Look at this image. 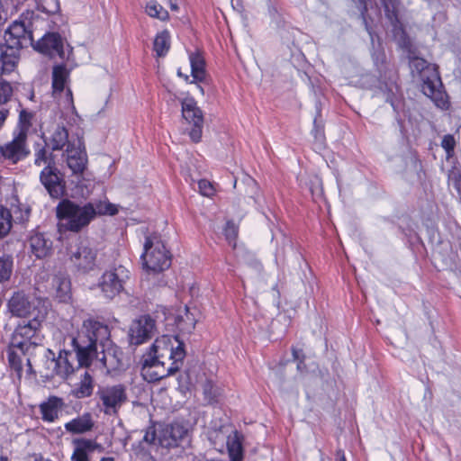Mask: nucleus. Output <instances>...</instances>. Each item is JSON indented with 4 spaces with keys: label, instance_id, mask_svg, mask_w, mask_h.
Segmentation results:
<instances>
[{
    "label": "nucleus",
    "instance_id": "052dcab7",
    "mask_svg": "<svg viewBox=\"0 0 461 461\" xmlns=\"http://www.w3.org/2000/svg\"><path fill=\"white\" fill-rule=\"evenodd\" d=\"M101 461H113V458L112 457H103Z\"/></svg>",
    "mask_w": 461,
    "mask_h": 461
},
{
    "label": "nucleus",
    "instance_id": "a19ab883",
    "mask_svg": "<svg viewBox=\"0 0 461 461\" xmlns=\"http://www.w3.org/2000/svg\"><path fill=\"white\" fill-rule=\"evenodd\" d=\"M38 7L46 14H56L59 10V0H40Z\"/></svg>",
    "mask_w": 461,
    "mask_h": 461
},
{
    "label": "nucleus",
    "instance_id": "72a5a7b5",
    "mask_svg": "<svg viewBox=\"0 0 461 461\" xmlns=\"http://www.w3.org/2000/svg\"><path fill=\"white\" fill-rule=\"evenodd\" d=\"M386 17L392 23L398 22L399 0H381Z\"/></svg>",
    "mask_w": 461,
    "mask_h": 461
},
{
    "label": "nucleus",
    "instance_id": "6e6d98bb",
    "mask_svg": "<svg viewBox=\"0 0 461 461\" xmlns=\"http://www.w3.org/2000/svg\"><path fill=\"white\" fill-rule=\"evenodd\" d=\"M168 3H169V6H170V9L172 11H177L178 10V6L176 3V0H168Z\"/></svg>",
    "mask_w": 461,
    "mask_h": 461
},
{
    "label": "nucleus",
    "instance_id": "39448f33",
    "mask_svg": "<svg viewBox=\"0 0 461 461\" xmlns=\"http://www.w3.org/2000/svg\"><path fill=\"white\" fill-rule=\"evenodd\" d=\"M412 73L417 72L421 81L422 93L430 98L439 108H447L448 101L437 68L421 58H412L410 61Z\"/></svg>",
    "mask_w": 461,
    "mask_h": 461
},
{
    "label": "nucleus",
    "instance_id": "4d7b16f0",
    "mask_svg": "<svg viewBox=\"0 0 461 461\" xmlns=\"http://www.w3.org/2000/svg\"><path fill=\"white\" fill-rule=\"evenodd\" d=\"M177 75L183 77L185 81L189 80V77L187 75H184L180 70L177 71Z\"/></svg>",
    "mask_w": 461,
    "mask_h": 461
},
{
    "label": "nucleus",
    "instance_id": "2f4dec72",
    "mask_svg": "<svg viewBox=\"0 0 461 461\" xmlns=\"http://www.w3.org/2000/svg\"><path fill=\"white\" fill-rule=\"evenodd\" d=\"M169 34L167 32H162L158 34L154 40V50L158 57H163L169 50Z\"/></svg>",
    "mask_w": 461,
    "mask_h": 461
},
{
    "label": "nucleus",
    "instance_id": "473e14b6",
    "mask_svg": "<svg viewBox=\"0 0 461 461\" xmlns=\"http://www.w3.org/2000/svg\"><path fill=\"white\" fill-rule=\"evenodd\" d=\"M146 13L154 18H158L161 21H166L168 19V12L164 9L156 1H149L146 6Z\"/></svg>",
    "mask_w": 461,
    "mask_h": 461
},
{
    "label": "nucleus",
    "instance_id": "c85d7f7f",
    "mask_svg": "<svg viewBox=\"0 0 461 461\" xmlns=\"http://www.w3.org/2000/svg\"><path fill=\"white\" fill-rule=\"evenodd\" d=\"M49 145L52 150H61L65 146L71 145L68 142V133L65 127L58 126L52 133Z\"/></svg>",
    "mask_w": 461,
    "mask_h": 461
},
{
    "label": "nucleus",
    "instance_id": "13d9d810",
    "mask_svg": "<svg viewBox=\"0 0 461 461\" xmlns=\"http://www.w3.org/2000/svg\"><path fill=\"white\" fill-rule=\"evenodd\" d=\"M274 297H275V304L277 305L278 304V298H279V293L276 291L274 293Z\"/></svg>",
    "mask_w": 461,
    "mask_h": 461
},
{
    "label": "nucleus",
    "instance_id": "37998d69",
    "mask_svg": "<svg viewBox=\"0 0 461 461\" xmlns=\"http://www.w3.org/2000/svg\"><path fill=\"white\" fill-rule=\"evenodd\" d=\"M442 148L446 150L447 154L450 156L452 152L454 151L455 146H456V140L453 135L447 134L443 137L442 142H441Z\"/></svg>",
    "mask_w": 461,
    "mask_h": 461
},
{
    "label": "nucleus",
    "instance_id": "7c9ffc66",
    "mask_svg": "<svg viewBox=\"0 0 461 461\" xmlns=\"http://www.w3.org/2000/svg\"><path fill=\"white\" fill-rule=\"evenodd\" d=\"M13 226V217L10 211L0 205V239L8 235Z\"/></svg>",
    "mask_w": 461,
    "mask_h": 461
},
{
    "label": "nucleus",
    "instance_id": "a18cd8bd",
    "mask_svg": "<svg viewBox=\"0 0 461 461\" xmlns=\"http://www.w3.org/2000/svg\"><path fill=\"white\" fill-rule=\"evenodd\" d=\"M32 118V114L31 113H29L25 110L21 111L19 120H20V123L23 128V131H22L23 132H24V131H27L29 129V127L31 126Z\"/></svg>",
    "mask_w": 461,
    "mask_h": 461
},
{
    "label": "nucleus",
    "instance_id": "e2e57ef3",
    "mask_svg": "<svg viewBox=\"0 0 461 461\" xmlns=\"http://www.w3.org/2000/svg\"><path fill=\"white\" fill-rule=\"evenodd\" d=\"M363 79H366V81H369L370 79H373V77L369 75H366Z\"/></svg>",
    "mask_w": 461,
    "mask_h": 461
},
{
    "label": "nucleus",
    "instance_id": "c756f323",
    "mask_svg": "<svg viewBox=\"0 0 461 461\" xmlns=\"http://www.w3.org/2000/svg\"><path fill=\"white\" fill-rule=\"evenodd\" d=\"M178 328L182 330L191 332L195 326V320L194 315L189 312V308L185 306L184 315L179 314L176 318Z\"/></svg>",
    "mask_w": 461,
    "mask_h": 461
},
{
    "label": "nucleus",
    "instance_id": "f03ea898",
    "mask_svg": "<svg viewBox=\"0 0 461 461\" xmlns=\"http://www.w3.org/2000/svg\"><path fill=\"white\" fill-rule=\"evenodd\" d=\"M39 22L35 13L27 10L9 25L4 42H0V75H8L15 70L20 60V50L32 45L33 32Z\"/></svg>",
    "mask_w": 461,
    "mask_h": 461
},
{
    "label": "nucleus",
    "instance_id": "5701e85b",
    "mask_svg": "<svg viewBox=\"0 0 461 461\" xmlns=\"http://www.w3.org/2000/svg\"><path fill=\"white\" fill-rule=\"evenodd\" d=\"M63 406L61 398L52 396L47 402L40 405L42 420L48 422H53L59 417V412Z\"/></svg>",
    "mask_w": 461,
    "mask_h": 461
},
{
    "label": "nucleus",
    "instance_id": "0e129e2a",
    "mask_svg": "<svg viewBox=\"0 0 461 461\" xmlns=\"http://www.w3.org/2000/svg\"><path fill=\"white\" fill-rule=\"evenodd\" d=\"M0 461H9L6 456H0Z\"/></svg>",
    "mask_w": 461,
    "mask_h": 461
},
{
    "label": "nucleus",
    "instance_id": "bb28decb",
    "mask_svg": "<svg viewBox=\"0 0 461 461\" xmlns=\"http://www.w3.org/2000/svg\"><path fill=\"white\" fill-rule=\"evenodd\" d=\"M241 440L242 436L238 431H234L228 437L227 447L231 461H242L243 450Z\"/></svg>",
    "mask_w": 461,
    "mask_h": 461
},
{
    "label": "nucleus",
    "instance_id": "4be33fe9",
    "mask_svg": "<svg viewBox=\"0 0 461 461\" xmlns=\"http://www.w3.org/2000/svg\"><path fill=\"white\" fill-rule=\"evenodd\" d=\"M31 251L38 258L49 256L52 249V241L42 233H34L29 240Z\"/></svg>",
    "mask_w": 461,
    "mask_h": 461
},
{
    "label": "nucleus",
    "instance_id": "2eb2a0df",
    "mask_svg": "<svg viewBox=\"0 0 461 461\" xmlns=\"http://www.w3.org/2000/svg\"><path fill=\"white\" fill-rule=\"evenodd\" d=\"M188 429L179 422H173L164 427L158 433V440L164 447H174L188 439Z\"/></svg>",
    "mask_w": 461,
    "mask_h": 461
},
{
    "label": "nucleus",
    "instance_id": "3c124183",
    "mask_svg": "<svg viewBox=\"0 0 461 461\" xmlns=\"http://www.w3.org/2000/svg\"><path fill=\"white\" fill-rule=\"evenodd\" d=\"M292 354L294 360H301L303 357L304 358V356L303 354L302 349H297L295 348H292Z\"/></svg>",
    "mask_w": 461,
    "mask_h": 461
},
{
    "label": "nucleus",
    "instance_id": "8fccbe9b",
    "mask_svg": "<svg viewBox=\"0 0 461 461\" xmlns=\"http://www.w3.org/2000/svg\"><path fill=\"white\" fill-rule=\"evenodd\" d=\"M382 90H386L391 94H394V90H397V86L395 83L391 82L390 84L387 83H381L379 86Z\"/></svg>",
    "mask_w": 461,
    "mask_h": 461
},
{
    "label": "nucleus",
    "instance_id": "4468645a",
    "mask_svg": "<svg viewBox=\"0 0 461 461\" xmlns=\"http://www.w3.org/2000/svg\"><path fill=\"white\" fill-rule=\"evenodd\" d=\"M156 331L155 321L149 315H142L134 320L129 330L130 343L140 345L151 339Z\"/></svg>",
    "mask_w": 461,
    "mask_h": 461
},
{
    "label": "nucleus",
    "instance_id": "a878e982",
    "mask_svg": "<svg viewBox=\"0 0 461 461\" xmlns=\"http://www.w3.org/2000/svg\"><path fill=\"white\" fill-rule=\"evenodd\" d=\"M54 295L59 302H67L70 298V281L68 278L55 276L52 278Z\"/></svg>",
    "mask_w": 461,
    "mask_h": 461
},
{
    "label": "nucleus",
    "instance_id": "ddd939ff",
    "mask_svg": "<svg viewBox=\"0 0 461 461\" xmlns=\"http://www.w3.org/2000/svg\"><path fill=\"white\" fill-rule=\"evenodd\" d=\"M182 116L193 128L189 136L194 142H198L202 137L203 116L194 98H185L181 102Z\"/></svg>",
    "mask_w": 461,
    "mask_h": 461
},
{
    "label": "nucleus",
    "instance_id": "680f3d73",
    "mask_svg": "<svg viewBox=\"0 0 461 461\" xmlns=\"http://www.w3.org/2000/svg\"><path fill=\"white\" fill-rule=\"evenodd\" d=\"M67 95L69 96L70 100L72 99V93L69 88L67 89Z\"/></svg>",
    "mask_w": 461,
    "mask_h": 461
},
{
    "label": "nucleus",
    "instance_id": "49530a36",
    "mask_svg": "<svg viewBox=\"0 0 461 461\" xmlns=\"http://www.w3.org/2000/svg\"><path fill=\"white\" fill-rule=\"evenodd\" d=\"M158 436L155 429L150 428L148 429L143 437V440L147 443L152 444L155 443L156 439H158Z\"/></svg>",
    "mask_w": 461,
    "mask_h": 461
},
{
    "label": "nucleus",
    "instance_id": "423d86ee",
    "mask_svg": "<svg viewBox=\"0 0 461 461\" xmlns=\"http://www.w3.org/2000/svg\"><path fill=\"white\" fill-rule=\"evenodd\" d=\"M141 260L148 273L158 274L171 266V254L158 237H147Z\"/></svg>",
    "mask_w": 461,
    "mask_h": 461
},
{
    "label": "nucleus",
    "instance_id": "1a4fd4ad",
    "mask_svg": "<svg viewBox=\"0 0 461 461\" xmlns=\"http://www.w3.org/2000/svg\"><path fill=\"white\" fill-rule=\"evenodd\" d=\"M97 406L105 415L117 416L121 408L128 402L124 384L99 386L95 393Z\"/></svg>",
    "mask_w": 461,
    "mask_h": 461
},
{
    "label": "nucleus",
    "instance_id": "ea45409f",
    "mask_svg": "<svg viewBox=\"0 0 461 461\" xmlns=\"http://www.w3.org/2000/svg\"><path fill=\"white\" fill-rule=\"evenodd\" d=\"M224 235L229 244L235 248L236 239L238 237V227L234 224L233 221H227L226 227L224 229Z\"/></svg>",
    "mask_w": 461,
    "mask_h": 461
},
{
    "label": "nucleus",
    "instance_id": "603ef678",
    "mask_svg": "<svg viewBox=\"0 0 461 461\" xmlns=\"http://www.w3.org/2000/svg\"><path fill=\"white\" fill-rule=\"evenodd\" d=\"M9 111L6 109L0 110V128L4 125L7 116H8Z\"/></svg>",
    "mask_w": 461,
    "mask_h": 461
},
{
    "label": "nucleus",
    "instance_id": "f8f14e48",
    "mask_svg": "<svg viewBox=\"0 0 461 461\" xmlns=\"http://www.w3.org/2000/svg\"><path fill=\"white\" fill-rule=\"evenodd\" d=\"M69 260L77 272L87 274L97 267V249L87 240H78L68 250Z\"/></svg>",
    "mask_w": 461,
    "mask_h": 461
},
{
    "label": "nucleus",
    "instance_id": "9b49d317",
    "mask_svg": "<svg viewBox=\"0 0 461 461\" xmlns=\"http://www.w3.org/2000/svg\"><path fill=\"white\" fill-rule=\"evenodd\" d=\"M130 279V271L121 264L113 265L107 268L98 280V287L104 297L113 299L123 290Z\"/></svg>",
    "mask_w": 461,
    "mask_h": 461
},
{
    "label": "nucleus",
    "instance_id": "a211bd4d",
    "mask_svg": "<svg viewBox=\"0 0 461 461\" xmlns=\"http://www.w3.org/2000/svg\"><path fill=\"white\" fill-rule=\"evenodd\" d=\"M67 164L75 176H81L86 168L87 157L85 150L80 147L74 148V145H68L66 149Z\"/></svg>",
    "mask_w": 461,
    "mask_h": 461
},
{
    "label": "nucleus",
    "instance_id": "6e6552de",
    "mask_svg": "<svg viewBox=\"0 0 461 461\" xmlns=\"http://www.w3.org/2000/svg\"><path fill=\"white\" fill-rule=\"evenodd\" d=\"M46 318L23 320L18 324L11 339V345L23 355H32L38 347L36 334Z\"/></svg>",
    "mask_w": 461,
    "mask_h": 461
},
{
    "label": "nucleus",
    "instance_id": "69168bd1",
    "mask_svg": "<svg viewBox=\"0 0 461 461\" xmlns=\"http://www.w3.org/2000/svg\"><path fill=\"white\" fill-rule=\"evenodd\" d=\"M198 88H199V90L201 91V93L203 94V87H202V86H198Z\"/></svg>",
    "mask_w": 461,
    "mask_h": 461
},
{
    "label": "nucleus",
    "instance_id": "cd10ccee",
    "mask_svg": "<svg viewBox=\"0 0 461 461\" xmlns=\"http://www.w3.org/2000/svg\"><path fill=\"white\" fill-rule=\"evenodd\" d=\"M94 390V379L88 372H85L77 386L72 391V394L77 398H86L92 395Z\"/></svg>",
    "mask_w": 461,
    "mask_h": 461
},
{
    "label": "nucleus",
    "instance_id": "c03bdc74",
    "mask_svg": "<svg viewBox=\"0 0 461 461\" xmlns=\"http://www.w3.org/2000/svg\"><path fill=\"white\" fill-rule=\"evenodd\" d=\"M198 187L200 193L204 196H212L214 194V188L211 182L205 179H202L198 182Z\"/></svg>",
    "mask_w": 461,
    "mask_h": 461
},
{
    "label": "nucleus",
    "instance_id": "f257e3e1",
    "mask_svg": "<svg viewBox=\"0 0 461 461\" xmlns=\"http://www.w3.org/2000/svg\"><path fill=\"white\" fill-rule=\"evenodd\" d=\"M185 357V345L177 337L162 336L144 356L141 375L149 383L166 378L180 369Z\"/></svg>",
    "mask_w": 461,
    "mask_h": 461
},
{
    "label": "nucleus",
    "instance_id": "aec40b11",
    "mask_svg": "<svg viewBox=\"0 0 461 461\" xmlns=\"http://www.w3.org/2000/svg\"><path fill=\"white\" fill-rule=\"evenodd\" d=\"M70 68H68V62L62 61L52 68V90L53 95L62 93L69 80Z\"/></svg>",
    "mask_w": 461,
    "mask_h": 461
},
{
    "label": "nucleus",
    "instance_id": "9d476101",
    "mask_svg": "<svg viewBox=\"0 0 461 461\" xmlns=\"http://www.w3.org/2000/svg\"><path fill=\"white\" fill-rule=\"evenodd\" d=\"M8 310L13 316L28 320L46 318L47 306L23 291L15 292L8 301Z\"/></svg>",
    "mask_w": 461,
    "mask_h": 461
},
{
    "label": "nucleus",
    "instance_id": "774afa93",
    "mask_svg": "<svg viewBox=\"0 0 461 461\" xmlns=\"http://www.w3.org/2000/svg\"><path fill=\"white\" fill-rule=\"evenodd\" d=\"M27 364H28V366H31V360H30V358H27Z\"/></svg>",
    "mask_w": 461,
    "mask_h": 461
},
{
    "label": "nucleus",
    "instance_id": "bf43d9fd",
    "mask_svg": "<svg viewBox=\"0 0 461 461\" xmlns=\"http://www.w3.org/2000/svg\"><path fill=\"white\" fill-rule=\"evenodd\" d=\"M303 360H304L303 357L301 360H299V363H298V366H297L298 369L303 368V366H304L303 365Z\"/></svg>",
    "mask_w": 461,
    "mask_h": 461
},
{
    "label": "nucleus",
    "instance_id": "864d4df0",
    "mask_svg": "<svg viewBox=\"0 0 461 461\" xmlns=\"http://www.w3.org/2000/svg\"><path fill=\"white\" fill-rule=\"evenodd\" d=\"M366 11H367V8H366V5H363V7H362V9H361V17H362L363 22H364V23H365V25H366V31H367V32H369V34L371 35V32H370V31H369V28H368V26H367V23H366V17H365V14L366 13Z\"/></svg>",
    "mask_w": 461,
    "mask_h": 461
},
{
    "label": "nucleus",
    "instance_id": "338daca9",
    "mask_svg": "<svg viewBox=\"0 0 461 461\" xmlns=\"http://www.w3.org/2000/svg\"><path fill=\"white\" fill-rule=\"evenodd\" d=\"M380 56H381V61L383 62L384 59V54H381Z\"/></svg>",
    "mask_w": 461,
    "mask_h": 461
},
{
    "label": "nucleus",
    "instance_id": "09e8293b",
    "mask_svg": "<svg viewBox=\"0 0 461 461\" xmlns=\"http://www.w3.org/2000/svg\"><path fill=\"white\" fill-rule=\"evenodd\" d=\"M71 459L72 461H89L86 453H81L76 450H74Z\"/></svg>",
    "mask_w": 461,
    "mask_h": 461
},
{
    "label": "nucleus",
    "instance_id": "c9c22d12",
    "mask_svg": "<svg viewBox=\"0 0 461 461\" xmlns=\"http://www.w3.org/2000/svg\"><path fill=\"white\" fill-rule=\"evenodd\" d=\"M13 270V260L10 257H0V282L10 278Z\"/></svg>",
    "mask_w": 461,
    "mask_h": 461
},
{
    "label": "nucleus",
    "instance_id": "4c0bfd02",
    "mask_svg": "<svg viewBox=\"0 0 461 461\" xmlns=\"http://www.w3.org/2000/svg\"><path fill=\"white\" fill-rule=\"evenodd\" d=\"M73 444L76 446L75 450L86 453L87 451H94L97 447L96 442L87 438H77L73 440Z\"/></svg>",
    "mask_w": 461,
    "mask_h": 461
},
{
    "label": "nucleus",
    "instance_id": "dca6fc26",
    "mask_svg": "<svg viewBox=\"0 0 461 461\" xmlns=\"http://www.w3.org/2000/svg\"><path fill=\"white\" fill-rule=\"evenodd\" d=\"M40 180L52 198H60L65 192V183L54 166H46L41 172Z\"/></svg>",
    "mask_w": 461,
    "mask_h": 461
},
{
    "label": "nucleus",
    "instance_id": "f3484780",
    "mask_svg": "<svg viewBox=\"0 0 461 461\" xmlns=\"http://www.w3.org/2000/svg\"><path fill=\"white\" fill-rule=\"evenodd\" d=\"M26 133L21 131L12 141L4 146L0 145V153L5 158L13 163H17L23 159L29 154L26 148Z\"/></svg>",
    "mask_w": 461,
    "mask_h": 461
},
{
    "label": "nucleus",
    "instance_id": "393cba45",
    "mask_svg": "<svg viewBox=\"0 0 461 461\" xmlns=\"http://www.w3.org/2000/svg\"><path fill=\"white\" fill-rule=\"evenodd\" d=\"M191 64V74L194 82H203L206 77L205 61L203 57L199 52L191 53L189 56Z\"/></svg>",
    "mask_w": 461,
    "mask_h": 461
},
{
    "label": "nucleus",
    "instance_id": "6ab92c4d",
    "mask_svg": "<svg viewBox=\"0 0 461 461\" xmlns=\"http://www.w3.org/2000/svg\"><path fill=\"white\" fill-rule=\"evenodd\" d=\"M94 358L101 361L106 367L116 368L122 364V351L111 341V345L102 347L98 350V356Z\"/></svg>",
    "mask_w": 461,
    "mask_h": 461
},
{
    "label": "nucleus",
    "instance_id": "412c9836",
    "mask_svg": "<svg viewBox=\"0 0 461 461\" xmlns=\"http://www.w3.org/2000/svg\"><path fill=\"white\" fill-rule=\"evenodd\" d=\"M65 429L71 434H84L91 431L95 427V421L90 412H85L82 415L71 420L65 424Z\"/></svg>",
    "mask_w": 461,
    "mask_h": 461
},
{
    "label": "nucleus",
    "instance_id": "7ed1b4c3",
    "mask_svg": "<svg viewBox=\"0 0 461 461\" xmlns=\"http://www.w3.org/2000/svg\"><path fill=\"white\" fill-rule=\"evenodd\" d=\"M116 212L117 210L113 208V204H104L101 202L79 204L68 199H63L56 207L59 231L79 232L88 226L97 214L113 215Z\"/></svg>",
    "mask_w": 461,
    "mask_h": 461
},
{
    "label": "nucleus",
    "instance_id": "f704fd0d",
    "mask_svg": "<svg viewBox=\"0 0 461 461\" xmlns=\"http://www.w3.org/2000/svg\"><path fill=\"white\" fill-rule=\"evenodd\" d=\"M34 163L36 166H41L42 164H46L47 166H52L54 164V158L51 153H49L45 147H41L35 151V160Z\"/></svg>",
    "mask_w": 461,
    "mask_h": 461
},
{
    "label": "nucleus",
    "instance_id": "5fc2aeb1",
    "mask_svg": "<svg viewBox=\"0 0 461 461\" xmlns=\"http://www.w3.org/2000/svg\"><path fill=\"white\" fill-rule=\"evenodd\" d=\"M336 461H347L343 450L338 449L336 451Z\"/></svg>",
    "mask_w": 461,
    "mask_h": 461
},
{
    "label": "nucleus",
    "instance_id": "20e7f679",
    "mask_svg": "<svg viewBox=\"0 0 461 461\" xmlns=\"http://www.w3.org/2000/svg\"><path fill=\"white\" fill-rule=\"evenodd\" d=\"M111 331L107 325L94 320L85 321L82 333L73 339L78 366H90L94 357L98 356V350L111 345Z\"/></svg>",
    "mask_w": 461,
    "mask_h": 461
},
{
    "label": "nucleus",
    "instance_id": "b1692460",
    "mask_svg": "<svg viewBox=\"0 0 461 461\" xmlns=\"http://www.w3.org/2000/svg\"><path fill=\"white\" fill-rule=\"evenodd\" d=\"M64 353L65 357H63L62 354L60 353L57 359L53 357L50 361V367L52 369V375H59L62 378L67 377L74 371V367L69 363L68 358V356L71 357V354H68V352Z\"/></svg>",
    "mask_w": 461,
    "mask_h": 461
},
{
    "label": "nucleus",
    "instance_id": "e433bc0d",
    "mask_svg": "<svg viewBox=\"0 0 461 461\" xmlns=\"http://www.w3.org/2000/svg\"><path fill=\"white\" fill-rule=\"evenodd\" d=\"M21 356L22 353L20 352V350H18L17 348H14L10 344L8 350V361L10 366L16 371L22 370ZM23 356L24 355L23 354Z\"/></svg>",
    "mask_w": 461,
    "mask_h": 461
},
{
    "label": "nucleus",
    "instance_id": "de8ad7c7",
    "mask_svg": "<svg viewBox=\"0 0 461 461\" xmlns=\"http://www.w3.org/2000/svg\"><path fill=\"white\" fill-rule=\"evenodd\" d=\"M314 138L317 141L323 143L324 141V133L321 128L317 125V119L314 120Z\"/></svg>",
    "mask_w": 461,
    "mask_h": 461
},
{
    "label": "nucleus",
    "instance_id": "0eeeda50",
    "mask_svg": "<svg viewBox=\"0 0 461 461\" xmlns=\"http://www.w3.org/2000/svg\"><path fill=\"white\" fill-rule=\"evenodd\" d=\"M40 22L33 32L35 34L39 25L43 23L35 14ZM33 48L51 59L59 58L61 61L68 62L73 56V48L57 32H48L41 36L37 41L33 38Z\"/></svg>",
    "mask_w": 461,
    "mask_h": 461
},
{
    "label": "nucleus",
    "instance_id": "58836bf2",
    "mask_svg": "<svg viewBox=\"0 0 461 461\" xmlns=\"http://www.w3.org/2000/svg\"><path fill=\"white\" fill-rule=\"evenodd\" d=\"M0 75V104H6L13 95V87L11 84L5 80Z\"/></svg>",
    "mask_w": 461,
    "mask_h": 461
},
{
    "label": "nucleus",
    "instance_id": "79ce46f5",
    "mask_svg": "<svg viewBox=\"0 0 461 461\" xmlns=\"http://www.w3.org/2000/svg\"><path fill=\"white\" fill-rule=\"evenodd\" d=\"M203 392L208 402L216 401L217 389L211 381H205L203 384Z\"/></svg>",
    "mask_w": 461,
    "mask_h": 461
}]
</instances>
